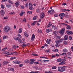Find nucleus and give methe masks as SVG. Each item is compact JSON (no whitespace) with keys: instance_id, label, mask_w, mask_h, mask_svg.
Masks as SVG:
<instances>
[{"instance_id":"obj_1","label":"nucleus","mask_w":73,"mask_h":73,"mask_svg":"<svg viewBox=\"0 0 73 73\" xmlns=\"http://www.w3.org/2000/svg\"><path fill=\"white\" fill-rule=\"evenodd\" d=\"M4 31L6 33H8L10 31V27L8 26H6L4 27Z\"/></svg>"},{"instance_id":"obj_2","label":"nucleus","mask_w":73,"mask_h":73,"mask_svg":"<svg viewBox=\"0 0 73 73\" xmlns=\"http://www.w3.org/2000/svg\"><path fill=\"white\" fill-rule=\"evenodd\" d=\"M65 70V69L63 67H59L58 68V70L60 72H63Z\"/></svg>"},{"instance_id":"obj_3","label":"nucleus","mask_w":73,"mask_h":73,"mask_svg":"<svg viewBox=\"0 0 73 73\" xmlns=\"http://www.w3.org/2000/svg\"><path fill=\"white\" fill-rule=\"evenodd\" d=\"M47 13L49 14V13H50V14H53V13H54V10H49Z\"/></svg>"},{"instance_id":"obj_4","label":"nucleus","mask_w":73,"mask_h":73,"mask_svg":"<svg viewBox=\"0 0 73 73\" xmlns=\"http://www.w3.org/2000/svg\"><path fill=\"white\" fill-rule=\"evenodd\" d=\"M60 33L62 35H63V34L65 33V28H63L60 31Z\"/></svg>"},{"instance_id":"obj_5","label":"nucleus","mask_w":73,"mask_h":73,"mask_svg":"<svg viewBox=\"0 0 73 73\" xmlns=\"http://www.w3.org/2000/svg\"><path fill=\"white\" fill-rule=\"evenodd\" d=\"M45 14H44V13L42 12L41 13L40 16V20H42L43 19V17H44Z\"/></svg>"},{"instance_id":"obj_6","label":"nucleus","mask_w":73,"mask_h":73,"mask_svg":"<svg viewBox=\"0 0 73 73\" xmlns=\"http://www.w3.org/2000/svg\"><path fill=\"white\" fill-rule=\"evenodd\" d=\"M66 33L67 34H68V35H73V32L69 30L67 31Z\"/></svg>"},{"instance_id":"obj_7","label":"nucleus","mask_w":73,"mask_h":73,"mask_svg":"<svg viewBox=\"0 0 73 73\" xmlns=\"http://www.w3.org/2000/svg\"><path fill=\"white\" fill-rule=\"evenodd\" d=\"M16 53H17V52H8L7 54H8V55H13V54H15H15H16Z\"/></svg>"},{"instance_id":"obj_8","label":"nucleus","mask_w":73,"mask_h":73,"mask_svg":"<svg viewBox=\"0 0 73 73\" xmlns=\"http://www.w3.org/2000/svg\"><path fill=\"white\" fill-rule=\"evenodd\" d=\"M15 4L16 6L17 7H18L19 5H20V2H19V1H17L15 3Z\"/></svg>"},{"instance_id":"obj_9","label":"nucleus","mask_w":73,"mask_h":73,"mask_svg":"<svg viewBox=\"0 0 73 73\" xmlns=\"http://www.w3.org/2000/svg\"><path fill=\"white\" fill-rule=\"evenodd\" d=\"M31 62H30V65H32L34 63V62L35 61V59H30Z\"/></svg>"},{"instance_id":"obj_10","label":"nucleus","mask_w":73,"mask_h":73,"mask_svg":"<svg viewBox=\"0 0 73 73\" xmlns=\"http://www.w3.org/2000/svg\"><path fill=\"white\" fill-rule=\"evenodd\" d=\"M0 14L2 16H4L5 14V12L3 10H1L0 12Z\"/></svg>"},{"instance_id":"obj_11","label":"nucleus","mask_w":73,"mask_h":73,"mask_svg":"<svg viewBox=\"0 0 73 73\" xmlns=\"http://www.w3.org/2000/svg\"><path fill=\"white\" fill-rule=\"evenodd\" d=\"M64 38L63 39V40H66L68 39V36L67 35H65L64 36Z\"/></svg>"},{"instance_id":"obj_12","label":"nucleus","mask_w":73,"mask_h":73,"mask_svg":"<svg viewBox=\"0 0 73 73\" xmlns=\"http://www.w3.org/2000/svg\"><path fill=\"white\" fill-rule=\"evenodd\" d=\"M51 41V39H48L46 41V43L48 44H49L50 43V41Z\"/></svg>"},{"instance_id":"obj_13","label":"nucleus","mask_w":73,"mask_h":73,"mask_svg":"<svg viewBox=\"0 0 73 73\" xmlns=\"http://www.w3.org/2000/svg\"><path fill=\"white\" fill-rule=\"evenodd\" d=\"M61 56H64V57H67V55L66 54V52H63L61 54Z\"/></svg>"},{"instance_id":"obj_14","label":"nucleus","mask_w":73,"mask_h":73,"mask_svg":"<svg viewBox=\"0 0 73 73\" xmlns=\"http://www.w3.org/2000/svg\"><path fill=\"white\" fill-rule=\"evenodd\" d=\"M35 34H33L32 35V37L31 38L32 41H33L35 40Z\"/></svg>"},{"instance_id":"obj_15","label":"nucleus","mask_w":73,"mask_h":73,"mask_svg":"<svg viewBox=\"0 0 73 73\" xmlns=\"http://www.w3.org/2000/svg\"><path fill=\"white\" fill-rule=\"evenodd\" d=\"M14 40H18V41H19V42H20V40H21V39H20V38L19 37H17V38H14Z\"/></svg>"},{"instance_id":"obj_16","label":"nucleus","mask_w":73,"mask_h":73,"mask_svg":"<svg viewBox=\"0 0 73 73\" xmlns=\"http://www.w3.org/2000/svg\"><path fill=\"white\" fill-rule=\"evenodd\" d=\"M59 16H60V17H64L65 15V14H64V13H61L59 15Z\"/></svg>"},{"instance_id":"obj_17","label":"nucleus","mask_w":73,"mask_h":73,"mask_svg":"<svg viewBox=\"0 0 73 73\" xmlns=\"http://www.w3.org/2000/svg\"><path fill=\"white\" fill-rule=\"evenodd\" d=\"M66 28L67 29L69 30V29H71V27H70V26L68 25L67 26Z\"/></svg>"},{"instance_id":"obj_18","label":"nucleus","mask_w":73,"mask_h":73,"mask_svg":"<svg viewBox=\"0 0 73 73\" xmlns=\"http://www.w3.org/2000/svg\"><path fill=\"white\" fill-rule=\"evenodd\" d=\"M52 31V30L50 29H47L46 30V32H47V33H49V32H50V31Z\"/></svg>"},{"instance_id":"obj_19","label":"nucleus","mask_w":73,"mask_h":73,"mask_svg":"<svg viewBox=\"0 0 73 73\" xmlns=\"http://www.w3.org/2000/svg\"><path fill=\"white\" fill-rule=\"evenodd\" d=\"M64 64H65V63L64 62H61L58 64V65H64Z\"/></svg>"},{"instance_id":"obj_20","label":"nucleus","mask_w":73,"mask_h":73,"mask_svg":"<svg viewBox=\"0 0 73 73\" xmlns=\"http://www.w3.org/2000/svg\"><path fill=\"white\" fill-rule=\"evenodd\" d=\"M24 11H22L21 12V13H20V16H23V15H24Z\"/></svg>"},{"instance_id":"obj_21","label":"nucleus","mask_w":73,"mask_h":73,"mask_svg":"<svg viewBox=\"0 0 73 73\" xmlns=\"http://www.w3.org/2000/svg\"><path fill=\"white\" fill-rule=\"evenodd\" d=\"M27 14L29 15H31L32 13V11H27Z\"/></svg>"},{"instance_id":"obj_22","label":"nucleus","mask_w":73,"mask_h":73,"mask_svg":"<svg viewBox=\"0 0 73 73\" xmlns=\"http://www.w3.org/2000/svg\"><path fill=\"white\" fill-rule=\"evenodd\" d=\"M8 63H9V62L7 61H6L3 62V64H4V65H7L8 64Z\"/></svg>"},{"instance_id":"obj_23","label":"nucleus","mask_w":73,"mask_h":73,"mask_svg":"<svg viewBox=\"0 0 73 73\" xmlns=\"http://www.w3.org/2000/svg\"><path fill=\"white\" fill-rule=\"evenodd\" d=\"M50 22L49 24L46 26V27L47 28H48V27H51V26H52V24H50Z\"/></svg>"},{"instance_id":"obj_24","label":"nucleus","mask_w":73,"mask_h":73,"mask_svg":"<svg viewBox=\"0 0 73 73\" xmlns=\"http://www.w3.org/2000/svg\"><path fill=\"white\" fill-rule=\"evenodd\" d=\"M14 63H15V64H20V63H21V62H20V61H17L15 62Z\"/></svg>"},{"instance_id":"obj_25","label":"nucleus","mask_w":73,"mask_h":73,"mask_svg":"<svg viewBox=\"0 0 73 73\" xmlns=\"http://www.w3.org/2000/svg\"><path fill=\"white\" fill-rule=\"evenodd\" d=\"M8 3H10V4H13V2H12V1L11 0H8Z\"/></svg>"},{"instance_id":"obj_26","label":"nucleus","mask_w":73,"mask_h":73,"mask_svg":"<svg viewBox=\"0 0 73 73\" xmlns=\"http://www.w3.org/2000/svg\"><path fill=\"white\" fill-rule=\"evenodd\" d=\"M19 42H20V43H21L22 44H26V42H22V40H21H21H20V41H19Z\"/></svg>"},{"instance_id":"obj_27","label":"nucleus","mask_w":73,"mask_h":73,"mask_svg":"<svg viewBox=\"0 0 73 73\" xmlns=\"http://www.w3.org/2000/svg\"><path fill=\"white\" fill-rule=\"evenodd\" d=\"M24 34L25 36H26V37H28V36H29L28 34V33H27L25 32L24 33Z\"/></svg>"},{"instance_id":"obj_28","label":"nucleus","mask_w":73,"mask_h":73,"mask_svg":"<svg viewBox=\"0 0 73 73\" xmlns=\"http://www.w3.org/2000/svg\"><path fill=\"white\" fill-rule=\"evenodd\" d=\"M22 31H23L22 28H21L19 29V33H21L22 32Z\"/></svg>"},{"instance_id":"obj_29","label":"nucleus","mask_w":73,"mask_h":73,"mask_svg":"<svg viewBox=\"0 0 73 73\" xmlns=\"http://www.w3.org/2000/svg\"><path fill=\"white\" fill-rule=\"evenodd\" d=\"M30 73H40V72L39 71H32L30 72Z\"/></svg>"},{"instance_id":"obj_30","label":"nucleus","mask_w":73,"mask_h":73,"mask_svg":"<svg viewBox=\"0 0 73 73\" xmlns=\"http://www.w3.org/2000/svg\"><path fill=\"white\" fill-rule=\"evenodd\" d=\"M16 57H12L10 58V60H14L16 59Z\"/></svg>"},{"instance_id":"obj_31","label":"nucleus","mask_w":73,"mask_h":73,"mask_svg":"<svg viewBox=\"0 0 73 73\" xmlns=\"http://www.w3.org/2000/svg\"><path fill=\"white\" fill-rule=\"evenodd\" d=\"M57 61L58 62H60L61 61V58H58L57 59Z\"/></svg>"},{"instance_id":"obj_32","label":"nucleus","mask_w":73,"mask_h":73,"mask_svg":"<svg viewBox=\"0 0 73 73\" xmlns=\"http://www.w3.org/2000/svg\"><path fill=\"white\" fill-rule=\"evenodd\" d=\"M20 7L22 9H24V6L23 5H20Z\"/></svg>"},{"instance_id":"obj_33","label":"nucleus","mask_w":73,"mask_h":73,"mask_svg":"<svg viewBox=\"0 0 73 73\" xmlns=\"http://www.w3.org/2000/svg\"><path fill=\"white\" fill-rule=\"evenodd\" d=\"M27 45V44H23L21 45V46H22L23 48H24V47H25V46H26Z\"/></svg>"},{"instance_id":"obj_34","label":"nucleus","mask_w":73,"mask_h":73,"mask_svg":"<svg viewBox=\"0 0 73 73\" xmlns=\"http://www.w3.org/2000/svg\"><path fill=\"white\" fill-rule=\"evenodd\" d=\"M11 5H9V4H6V7H7V8H10L11 7Z\"/></svg>"},{"instance_id":"obj_35","label":"nucleus","mask_w":73,"mask_h":73,"mask_svg":"<svg viewBox=\"0 0 73 73\" xmlns=\"http://www.w3.org/2000/svg\"><path fill=\"white\" fill-rule=\"evenodd\" d=\"M57 68V66H53L52 67V69H56Z\"/></svg>"},{"instance_id":"obj_36","label":"nucleus","mask_w":73,"mask_h":73,"mask_svg":"<svg viewBox=\"0 0 73 73\" xmlns=\"http://www.w3.org/2000/svg\"><path fill=\"white\" fill-rule=\"evenodd\" d=\"M36 19H37V17L36 16L34 17L33 18V20H36Z\"/></svg>"},{"instance_id":"obj_37","label":"nucleus","mask_w":73,"mask_h":73,"mask_svg":"<svg viewBox=\"0 0 73 73\" xmlns=\"http://www.w3.org/2000/svg\"><path fill=\"white\" fill-rule=\"evenodd\" d=\"M61 25H63V26H67L68 25H67L65 23H61Z\"/></svg>"},{"instance_id":"obj_38","label":"nucleus","mask_w":73,"mask_h":73,"mask_svg":"<svg viewBox=\"0 0 73 73\" xmlns=\"http://www.w3.org/2000/svg\"><path fill=\"white\" fill-rule=\"evenodd\" d=\"M29 60H24V62L26 63H28L29 62Z\"/></svg>"},{"instance_id":"obj_39","label":"nucleus","mask_w":73,"mask_h":73,"mask_svg":"<svg viewBox=\"0 0 73 73\" xmlns=\"http://www.w3.org/2000/svg\"><path fill=\"white\" fill-rule=\"evenodd\" d=\"M1 8H2V9H4V8H5V7H4V5H3V4H2L1 5Z\"/></svg>"},{"instance_id":"obj_40","label":"nucleus","mask_w":73,"mask_h":73,"mask_svg":"<svg viewBox=\"0 0 73 73\" xmlns=\"http://www.w3.org/2000/svg\"><path fill=\"white\" fill-rule=\"evenodd\" d=\"M17 36H18V37H19V38H21V36L20 34H18L17 35Z\"/></svg>"},{"instance_id":"obj_41","label":"nucleus","mask_w":73,"mask_h":73,"mask_svg":"<svg viewBox=\"0 0 73 73\" xmlns=\"http://www.w3.org/2000/svg\"><path fill=\"white\" fill-rule=\"evenodd\" d=\"M7 48V47H6L5 48H3V49H2V51H4L6 49H7V48Z\"/></svg>"},{"instance_id":"obj_42","label":"nucleus","mask_w":73,"mask_h":73,"mask_svg":"<svg viewBox=\"0 0 73 73\" xmlns=\"http://www.w3.org/2000/svg\"><path fill=\"white\" fill-rule=\"evenodd\" d=\"M63 51L64 52H68V50L66 49V48H64L63 50Z\"/></svg>"},{"instance_id":"obj_43","label":"nucleus","mask_w":73,"mask_h":73,"mask_svg":"<svg viewBox=\"0 0 73 73\" xmlns=\"http://www.w3.org/2000/svg\"><path fill=\"white\" fill-rule=\"evenodd\" d=\"M61 60L62 62H65V61H66V59H61Z\"/></svg>"},{"instance_id":"obj_44","label":"nucleus","mask_w":73,"mask_h":73,"mask_svg":"<svg viewBox=\"0 0 73 73\" xmlns=\"http://www.w3.org/2000/svg\"><path fill=\"white\" fill-rule=\"evenodd\" d=\"M45 52L46 53H48V52H50V50L49 49H48L45 51Z\"/></svg>"},{"instance_id":"obj_45","label":"nucleus","mask_w":73,"mask_h":73,"mask_svg":"<svg viewBox=\"0 0 73 73\" xmlns=\"http://www.w3.org/2000/svg\"><path fill=\"white\" fill-rule=\"evenodd\" d=\"M67 54H68V56H71V55L72 54L71 53L69 52L67 53Z\"/></svg>"},{"instance_id":"obj_46","label":"nucleus","mask_w":73,"mask_h":73,"mask_svg":"<svg viewBox=\"0 0 73 73\" xmlns=\"http://www.w3.org/2000/svg\"><path fill=\"white\" fill-rule=\"evenodd\" d=\"M29 7H32L33 5L31 3H29Z\"/></svg>"},{"instance_id":"obj_47","label":"nucleus","mask_w":73,"mask_h":73,"mask_svg":"<svg viewBox=\"0 0 73 73\" xmlns=\"http://www.w3.org/2000/svg\"><path fill=\"white\" fill-rule=\"evenodd\" d=\"M56 33H57V32L56 31H54L53 32V34L55 36H56Z\"/></svg>"},{"instance_id":"obj_48","label":"nucleus","mask_w":73,"mask_h":73,"mask_svg":"<svg viewBox=\"0 0 73 73\" xmlns=\"http://www.w3.org/2000/svg\"><path fill=\"white\" fill-rule=\"evenodd\" d=\"M7 38V37L6 36H4L3 37V40H4V39H6Z\"/></svg>"},{"instance_id":"obj_49","label":"nucleus","mask_w":73,"mask_h":73,"mask_svg":"<svg viewBox=\"0 0 73 73\" xmlns=\"http://www.w3.org/2000/svg\"><path fill=\"white\" fill-rule=\"evenodd\" d=\"M55 43H56V44H58V43H60L59 42V41H58V40H56L55 41Z\"/></svg>"},{"instance_id":"obj_50","label":"nucleus","mask_w":73,"mask_h":73,"mask_svg":"<svg viewBox=\"0 0 73 73\" xmlns=\"http://www.w3.org/2000/svg\"><path fill=\"white\" fill-rule=\"evenodd\" d=\"M13 47L14 49H16V46L15 45H13Z\"/></svg>"},{"instance_id":"obj_51","label":"nucleus","mask_w":73,"mask_h":73,"mask_svg":"<svg viewBox=\"0 0 73 73\" xmlns=\"http://www.w3.org/2000/svg\"><path fill=\"white\" fill-rule=\"evenodd\" d=\"M45 73H53V72L52 71H49V72L46 71L45 72Z\"/></svg>"},{"instance_id":"obj_52","label":"nucleus","mask_w":73,"mask_h":73,"mask_svg":"<svg viewBox=\"0 0 73 73\" xmlns=\"http://www.w3.org/2000/svg\"><path fill=\"white\" fill-rule=\"evenodd\" d=\"M55 46H56V47H58L59 46H60V44H56L55 45Z\"/></svg>"},{"instance_id":"obj_53","label":"nucleus","mask_w":73,"mask_h":73,"mask_svg":"<svg viewBox=\"0 0 73 73\" xmlns=\"http://www.w3.org/2000/svg\"><path fill=\"white\" fill-rule=\"evenodd\" d=\"M36 12L38 13H40V10L39 9H36Z\"/></svg>"},{"instance_id":"obj_54","label":"nucleus","mask_w":73,"mask_h":73,"mask_svg":"<svg viewBox=\"0 0 73 73\" xmlns=\"http://www.w3.org/2000/svg\"><path fill=\"white\" fill-rule=\"evenodd\" d=\"M29 9L30 10H32V9H33L34 8L33 7H29Z\"/></svg>"},{"instance_id":"obj_55","label":"nucleus","mask_w":73,"mask_h":73,"mask_svg":"<svg viewBox=\"0 0 73 73\" xmlns=\"http://www.w3.org/2000/svg\"><path fill=\"white\" fill-rule=\"evenodd\" d=\"M7 1V0H2L1 1V2L2 3H3V2H5Z\"/></svg>"},{"instance_id":"obj_56","label":"nucleus","mask_w":73,"mask_h":73,"mask_svg":"<svg viewBox=\"0 0 73 73\" xmlns=\"http://www.w3.org/2000/svg\"><path fill=\"white\" fill-rule=\"evenodd\" d=\"M68 38L69 40H72V37L70 36H69L68 37Z\"/></svg>"},{"instance_id":"obj_57","label":"nucleus","mask_w":73,"mask_h":73,"mask_svg":"<svg viewBox=\"0 0 73 73\" xmlns=\"http://www.w3.org/2000/svg\"><path fill=\"white\" fill-rule=\"evenodd\" d=\"M56 55H52L51 56V58H54L56 57Z\"/></svg>"},{"instance_id":"obj_58","label":"nucleus","mask_w":73,"mask_h":73,"mask_svg":"<svg viewBox=\"0 0 73 73\" xmlns=\"http://www.w3.org/2000/svg\"><path fill=\"white\" fill-rule=\"evenodd\" d=\"M58 41L59 43L61 42H62V39H59L58 40Z\"/></svg>"},{"instance_id":"obj_59","label":"nucleus","mask_w":73,"mask_h":73,"mask_svg":"<svg viewBox=\"0 0 73 73\" xmlns=\"http://www.w3.org/2000/svg\"><path fill=\"white\" fill-rule=\"evenodd\" d=\"M31 55L32 56H38V55L36 54H31Z\"/></svg>"},{"instance_id":"obj_60","label":"nucleus","mask_w":73,"mask_h":73,"mask_svg":"<svg viewBox=\"0 0 73 73\" xmlns=\"http://www.w3.org/2000/svg\"><path fill=\"white\" fill-rule=\"evenodd\" d=\"M8 52L7 51H5L3 53V54H8Z\"/></svg>"},{"instance_id":"obj_61","label":"nucleus","mask_w":73,"mask_h":73,"mask_svg":"<svg viewBox=\"0 0 73 73\" xmlns=\"http://www.w3.org/2000/svg\"><path fill=\"white\" fill-rule=\"evenodd\" d=\"M62 12H64L66 11V9H63L62 10Z\"/></svg>"},{"instance_id":"obj_62","label":"nucleus","mask_w":73,"mask_h":73,"mask_svg":"<svg viewBox=\"0 0 73 73\" xmlns=\"http://www.w3.org/2000/svg\"><path fill=\"white\" fill-rule=\"evenodd\" d=\"M54 17H56L58 16V14H55L54 15Z\"/></svg>"},{"instance_id":"obj_63","label":"nucleus","mask_w":73,"mask_h":73,"mask_svg":"<svg viewBox=\"0 0 73 73\" xmlns=\"http://www.w3.org/2000/svg\"><path fill=\"white\" fill-rule=\"evenodd\" d=\"M10 70H11V71H13V72H14V69L13 68H10Z\"/></svg>"},{"instance_id":"obj_64","label":"nucleus","mask_w":73,"mask_h":73,"mask_svg":"<svg viewBox=\"0 0 73 73\" xmlns=\"http://www.w3.org/2000/svg\"><path fill=\"white\" fill-rule=\"evenodd\" d=\"M57 38H58V39H60V38H61V36H57Z\"/></svg>"}]
</instances>
